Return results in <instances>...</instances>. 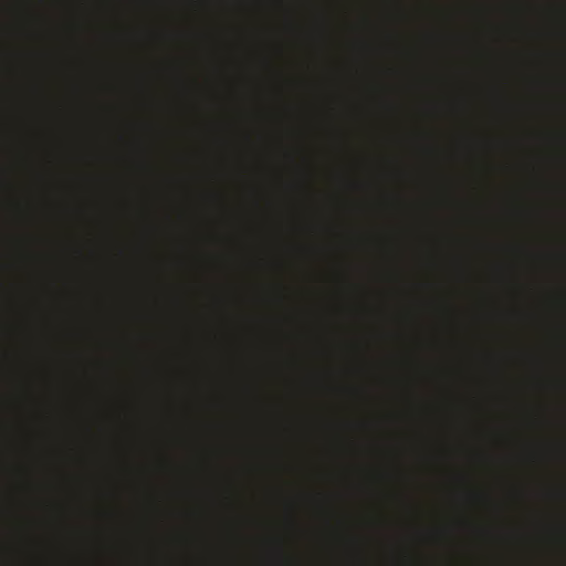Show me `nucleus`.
I'll list each match as a JSON object with an SVG mask.
<instances>
[{"instance_id":"obj_1","label":"nucleus","mask_w":566,"mask_h":566,"mask_svg":"<svg viewBox=\"0 0 566 566\" xmlns=\"http://www.w3.org/2000/svg\"><path fill=\"white\" fill-rule=\"evenodd\" d=\"M39 241V238L34 234H28L25 237V261L28 265L32 264L36 259L38 255L32 251V247L34 243Z\"/></svg>"},{"instance_id":"obj_2","label":"nucleus","mask_w":566,"mask_h":566,"mask_svg":"<svg viewBox=\"0 0 566 566\" xmlns=\"http://www.w3.org/2000/svg\"><path fill=\"white\" fill-rule=\"evenodd\" d=\"M25 12H27V31L30 35L33 36L35 34L34 25L38 24L40 19H39V15L34 14L33 11L31 10L29 1L27 3Z\"/></svg>"},{"instance_id":"obj_3","label":"nucleus","mask_w":566,"mask_h":566,"mask_svg":"<svg viewBox=\"0 0 566 566\" xmlns=\"http://www.w3.org/2000/svg\"><path fill=\"white\" fill-rule=\"evenodd\" d=\"M25 399H27L28 405H30L32 407L35 405V396H34L32 382H28Z\"/></svg>"},{"instance_id":"obj_4","label":"nucleus","mask_w":566,"mask_h":566,"mask_svg":"<svg viewBox=\"0 0 566 566\" xmlns=\"http://www.w3.org/2000/svg\"><path fill=\"white\" fill-rule=\"evenodd\" d=\"M24 213L28 223H33L35 219V213L33 207L30 203L27 205Z\"/></svg>"},{"instance_id":"obj_5","label":"nucleus","mask_w":566,"mask_h":566,"mask_svg":"<svg viewBox=\"0 0 566 566\" xmlns=\"http://www.w3.org/2000/svg\"><path fill=\"white\" fill-rule=\"evenodd\" d=\"M30 473H31L30 468H27V475L30 476ZM25 488L28 491H33L35 488V484L33 483V481L30 478L27 479Z\"/></svg>"},{"instance_id":"obj_6","label":"nucleus","mask_w":566,"mask_h":566,"mask_svg":"<svg viewBox=\"0 0 566 566\" xmlns=\"http://www.w3.org/2000/svg\"><path fill=\"white\" fill-rule=\"evenodd\" d=\"M25 165H27V168L28 170L34 172V163H33V157L31 156V154H28V156L25 157Z\"/></svg>"},{"instance_id":"obj_7","label":"nucleus","mask_w":566,"mask_h":566,"mask_svg":"<svg viewBox=\"0 0 566 566\" xmlns=\"http://www.w3.org/2000/svg\"><path fill=\"white\" fill-rule=\"evenodd\" d=\"M28 547H29V549H31V548L33 549V547H34V541L29 534H28Z\"/></svg>"},{"instance_id":"obj_8","label":"nucleus","mask_w":566,"mask_h":566,"mask_svg":"<svg viewBox=\"0 0 566 566\" xmlns=\"http://www.w3.org/2000/svg\"><path fill=\"white\" fill-rule=\"evenodd\" d=\"M34 88H35V92L38 94L40 92L39 86L36 85Z\"/></svg>"}]
</instances>
